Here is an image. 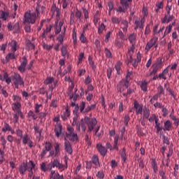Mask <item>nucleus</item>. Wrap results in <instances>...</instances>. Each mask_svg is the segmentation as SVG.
Wrapping results in <instances>:
<instances>
[{
    "label": "nucleus",
    "instance_id": "nucleus-1",
    "mask_svg": "<svg viewBox=\"0 0 179 179\" xmlns=\"http://www.w3.org/2000/svg\"><path fill=\"white\" fill-rule=\"evenodd\" d=\"M38 15H40V6L38 5L36 8L35 13H29L26 12L24 15L23 24H26V23L29 24H34L36 23V20L37 17H38Z\"/></svg>",
    "mask_w": 179,
    "mask_h": 179
},
{
    "label": "nucleus",
    "instance_id": "nucleus-2",
    "mask_svg": "<svg viewBox=\"0 0 179 179\" xmlns=\"http://www.w3.org/2000/svg\"><path fill=\"white\" fill-rule=\"evenodd\" d=\"M129 41L132 44L131 47L129 49V52L127 54V64L129 65V64H132L133 66H135V63H134V51L135 50V45L134 43H135V35L131 34L129 36Z\"/></svg>",
    "mask_w": 179,
    "mask_h": 179
},
{
    "label": "nucleus",
    "instance_id": "nucleus-3",
    "mask_svg": "<svg viewBox=\"0 0 179 179\" xmlns=\"http://www.w3.org/2000/svg\"><path fill=\"white\" fill-rule=\"evenodd\" d=\"M13 100L14 103L11 104V108L14 113L22 111V97L17 95L13 96Z\"/></svg>",
    "mask_w": 179,
    "mask_h": 179
},
{
    "label": "nucleus",
    "instance_id": "nucleus-4",
    "mask_svg": "<svg viewBox=\"0 0 179 179\" xmlns=\"http://www.w3.org/2000/svg\"><path fill=\"white\" fill-rule=\"evenodd\" d=\"M131 2L132 0H120L121 6L116 9L117 12H119L120 13H125L127 10H128Z\"/></svg>",
    "mask_w": 179,
    "mask_h": 179
},
{
    "label": "nucleus",
    "instance_id": "nucleus-5",
    "mask_svg": "<svg viewBox=\"0 0 179 179\" xmlns=\"http://www.w3.org/2000/svg\"><path fill=\"white\" fill-rule=\"evenodd\" d=\"M12 80L15 89H19V86H24V81H23V78H22L20 74L17 73H14Z\"/></svg>",
    "mask_w": 179,
    "mask_h": 179
},
{
    "label": "nucleus",
    "instance_id": "nucleus-6",
    "mask_svg": "<svg viewBox=\"0 0 179 179\" xmlns=\"http://www.w3.org/2000/svg\"><path fill=\"white\" fill-rule=\"evenodd\" d=\"M84 121L85 124H87L88 127V131L90 132H92V130L94 129V127H96V125L97 124V120L94 117L90 118L87 116H85L84 118Z\"/></svg>",
    "mask_w": 179,
    "mask_h": 179
},
{
    "label": "nucleus",
    "instance_id": "nucleus-7",
    "mask_svg": "<svg viewBox=\"0 0 179 179\" xmlns=\"http://www.w3.org/2000/svg\"><path fill=\"white\" fill-rule=\"evenodd\" d=\"M159 41V38L157 36L152 37L146 44L145 50L146 51H150L151 48L152 47H155V48H157L159 44L157 43V41Z\"/></svg>",
    "mask_w": 179,
    "mask_h": 179
},
{
    "label": "nucleus",
    "instance_id": "nucleus-8",
    "mask_svg": "<svg viewBox=\"0 0 179 179\" xmlns=\"http://www.w3.org/2000/svg\"><path fill=\"white\" fill-rule=\"evenodd\" d=\"M75 17H76L77 20H82V11L77 9L75 13H71L69 21V24L71 26H72V24L75 23Z\"/></svg>",
    "mask_w": 179,
    "mask_h": 179
},
{
    "label": "nucleus",
    "instance_id": "nucleus-9",
    "mask_svg": "<svg viewBox=\"0 0 179 179\" xmlns=\"http://www.w3.org/2000/svg\"><path fill=\"white\" fill-rule=\"evenodd\" d=\"M26 66H27V58L26 56H24L20 60V65L18 66V71H20L21 73H24Z\"/></svg>",
    "mask_w": 179,
    "mask_h": 179
},
{
    "label": "nucleus",
    "instance_id": "nucleus-10",
    "mask_svg": "<svg viewBox=\"0 0 179 179\" xmlns=\"http://www.w3.org/2000/svg\"><path fill=\"white\" fill-rule=\"evenodd\" d=\"M1 131L3 134H6V132H8V134H11L12 135L15 134V129H13L6 122H4Z\"/></svg>",
    "mask_w": 179,
    "mask_h": 179
},
{
    "label": "nucleus",
    "instance_id": "nucleus-11",
    "mask_svg": "<svg viewBox=\"0 0 179 179\" xmlns=\"http://www.w3.org/2000/svg\"><path fill=\"white\" fill-rule=\"evenodd\" d=\"M159 69H162V61L157 62L156 63H155L152 65V71L150 73L149 76H150L152 75H156V73H157V71H159Z\"/></svg>",
    "mask_w": 179,
    "mask_h": 179
},
{
    "label": "nucleus",
    "instance_id": "nucleus-12",
    "mask_svg": "<svg viewBox=\"0 0 179 179\" xmlns=\"http://www.w3.org/2000/svg\"><path fill=\"white\" fill-rule=\"evenodd\" d=\"M0 80L2 82L5 81L7 85H10L12 82V79L9 77L6 71L4 72L3 77L2 76V74H0Z\"/></svg>",
    "mask_w": 179,
    "mask_h": 179
},
{
    "label": "nucleus",
    "instance_id": "nucleus-13",
    "mask_svg": "<svg viewBox=\"0 0 179 179\" xmlns=\"http://www.w3.org/2000/svg\"><path fill=\"white\" fill-rule=\"evenodd\" d=\"M133 73L134 72H132V71H129V70H128L126 76V79L124 80L125 89H128V87H129V80H131V76H132Z\"/></svg>",
    "mask_w": 179,
    "mask_h": 179
},
{
    "label": "nucleus",
    "instance_id": "nucleus-14",
    "mask_svg": "<svg viewBox=\"0 0 179 179\" xmlns=\"http://www.w3.org/2000/svg\"><path fill=\"white\" fill-rule=\"evenodd\" d=\"M55 135H64L62 132V124L61 123H56L55 125Z\"/></svg>",
    "mask_w": 179,
    "mask_h": 179
},
{
    "label": "nucleus",
    "instance_id": "nucleus-15",
    "mask_svg": "<svg viewBox=\"0 0 179 179\" xmlns=\"http://www.w3.org/2000/svg\"><path fill=\"white\" fill-rule=\"evenodd\" d=\"M13 115L14 122L15 124L19 122V116H20V118L22 119L24 118V115H23V112L22 111L16 112L15 113H13Z\"/></svg>",
    "mask_w": 179,
    "mask_h": 179
},
{
    "label": "nucleus",
    "instance_id": "nucleus-16",
    "mask_svg": "<svg viewBox=\"0 0 179 179\" xmlns=\"http://www.w3.org/2000/svg\"><path fill=\"white\" fill-rule=\"evenodd\" d=\"M135 110L137 115L142 114L143 111V105L142 103L135 102Z\"/></svg>",
    "mask_w": 179,
    "mask_h": 179
},
{
    "label": "nucleus",
    "instance_id": "nucleus-17",
    "mask_svg": "<svg viewBox=\"0 0 179 179\" xmlns=\"http://www.w3.org/2000/svg\"><path fill=\"white\" fill-rule=\"evenodd\" d=\"M8 45L10 47L11 52H16L17 51V42L16 41L13 40L9 43Z\"/></svg>",
    "mask_w": 179,
    "mask_h": 179
},
{
    "label": "nucleus",
    "instance_id": "nucleus-18",
    "mask_svg": "<svg viewBox=\"0 0 179 179\" xmlns=\"http://www.w3.org/2000/svg\"><path fill=\"white\" fill-rule=\"evenodd\" d=\"M164 131H171L173 129V123L170 120H166L164 122Z\"/></svg>",
    "mask_w": 179,
    "mask_h": 179
},
{
    "label": "nucleus",
    "instance_id": "nucleus-19",
    "mask_svg": "<svg viewBox=\"0 0 179 179\" xmlns=\"http://www.w3.org/2000/svg\"><path fill=\"white\" fill-rule=\"evenodd\" d=\"M124 87H125V79H122L119 82L117 87V92L122 93V92H124Z\"/></svg>",
    "mask_w": 179,
    "mask_h": 179
},
{
    "label": "nucleus",
    "instance_id": "nucleus-20",
    "mask_svg": "<svg viewBox=\"0 0 179 179\" xmlns=\"http://www.w3.org/2000/svg\"><path fill=\"white\" fill-rule=\"evenodd\" d=\"M97 150H99V153L101 155V156H104L107 153V148L103 147V145L100 144L96 145Z\"/></svg>",
    "mask_w": 179,
    "mask_h": 179
},
{
    "label": "nucleus",
    "instance_id": "nucleus-21",
    "mask_svg": "<svg viewBox=\"0 0 179 179\" xmlns=\"http://www.w3.org/2000/svg\"><path fill=\"white\" fill-rule=\"evenodd\" d=\"M167 75H169V67H166L162 73L159 74V79H164L166 80L167 79Z\"/></svg>",
    "mask_w": 179,
    "mask_h": 179
},
{
    "label": "nucleus",
    "instance_id": "nucleus-22",
    "mask_svg": "<svg viewBox=\"0 0 179 179\" xmlns=\"http://www.w3.org/2000/svg\"><path fill=\"white\" fill-rule=\"evenodd\" d=\"M78 117L79 116L78 115V114L75 115V116L73 118L72 125H73V127H75V125H76V128H77L78 131H80V124L77 123Z\"/></svg>",
    "mask_w": 179,
    "mask_h": 179
},
{
    "label": "nucleus",
    "instance_id": "nucleus-23",
    "mask_svg": "<svg viewBox=\"0 0 179 179\" xmlns=\"http://www.w3.org/2000/svg\"><path fill=\"white\" fill-rule=\"evenodd\" d=\"M174 19V15H169L166 14L165 15L164 19L162 20V23H170L171 20Z\"/></svg>",
    "mask_w": 179,
    "mask_h": 179
},
{
    "label": "nucleus",
    "instance_id": "nucleus-24",
    "mask_svg": "<svg viewBox=\"0 0 179 179\" xmlns=\"http://www.w3.org/2000/svg\"><path fill=\"white\" fill-rule=\"evenodd\" d=\"M164 8V3L163 1H158L155 4V12L156 13H159L160 9H163Z\"/></svg>",
    "mask_w": 179,
    "mask_h": 179
},
{
    "label": "nucleus",
    "instance_id": "nucleus-25",
    "mask_svg": "<svg viewBox=\"0 0 179 179\" xmlns=\"http://www.w3.org/2000/svg\"><path fill=\"white\" fill-rule=\"evenodd\" d=\"M25 48L27 51H30L31 50H34V48H36V45L34 43H31L30 40H27Z\"/></svg>",
    "mask_w": 179,
    "mask_h": 179
},
{
    "label": "nucleus",
    "instance_id": "nucleus-26",
    "mask_svg": "<svg viewBox=\"0 0 179 179\" xmlns=\"http://www.w3.org/2000/svg\"><path fill=\"white\" fill-rule=\"evenodd\" d=\"M143 23H145V17H142L140 21H136V29H143Z\"/></svg>",
    "mask_w": 179,
    "mask_h": 179
},
{
    "label": "nucleus",
    "instance_id": "nucleus-27",
    "mask_svg": "<svg viewBox=\"0 0 179 179\" xmlns=\"http://www.w3.org/2000/svg\"><path fill=\"white\" fill-rule=\"evenodd\" d=\"M27 171V162H23L22 164L19 168V171L20 174H24Z\"/></svg>",
    "mask_w": 179,
    "mask_h": 179
},
{
    "label": "nucleus",
    "instance_id": "nucleus-28",
    "mask_svg": "<svg viewBox=\"0 0 179 179\" xmlns=\"http://www.w3.org/2000/svg\"><path fill=\"white\" fill-rule=\"evenodd\" d=\"M64 25V22L60 21L58 24V21L56 22V27H55V34H59L61 33V27Z\"/></svg>",
    "mask_w": 179,
    "mask_h": 179
},
{
    "label": "nucleus",
    "instance_id": "nucleus-29",
    "mask_svg": "<svg viewBox=\"0 0 179 179\" xmlns=\"http://www.w3.org/2000/svg\"><path fill=\"white\" fill-rule=\"evenodd\" d=\"M70 115L71 113L69 112V109H68V108H66V110L61 115L62 120H63V121H66V120H68Z\"/></svg>",
    "mask_w": 179,
    "mask_h": 179
},
{
    "label": "nucleus",
    "instance_id": "nucleus-30",
    "mask_svg": "<svg viewBox=\"0 0 179 179\" xmlns=\"http://www.w3.org/2000/svg\"><path fill=\"white\" fill-rule=\"evenodd\" d=\"M155 129L157 130V134H159L162 129H163V127H162V124H160V122L159 121V119H155Z\"/></svg>",
    "mask_w": 179,
    "mask_h": 179
},
{
    "label": "nucleus",
    "instance_id": "nucleus-31",
    "mask_svg": "<svg viewBox=\"0 0 179 179\" xmlns=\"http://www.w3.org/2000/svg\"><path fill=\"white\" fill-rule=\"evenodd\" d=\"M169 117H170L171 120H172V121H173V124H174L175 127H178V125H179V119L177 118L174 115L173 112L170 114Z\"/></svg>",
    "mask_w": 179,
    "mask_h": 179
},
{
    "label": "nucleus",
    "instance_id": "nucleus-32",
    "mask_svg": "<svg viewBox=\"0 0 179 179\" xmlns=\"http://www.w3.org/2000/svg\"><path fill=\"white\" fill-rule=\"evenodd\" d=\"M52 163L53 164V167H57L59 169H64V165L59 163L58 159H55Z\"/></svg>",
    "mask_w": 179,
    "mask_h": 179
},
{
    "label": "nucleus",
    "instance_id": "nucleus-33",
    "mask_svg": "<svg viewBox=\"0 0 179 179\" xmlns=\"http://www.w3.org/2000/svg\"><path fill=\"white\" fill-rule=\"evenodd\" d=\"M65 149L67 153L71 155L72 153V146H71V143L69 141H66L64 143Z\"/></svg>",
    "mask_w": 179,
    "mask_h": 179
},
{
    "label": "nucleus",
    "instance_id": "nucleus-34",
    "mask_svg": "<svg viewBox=\"0 0 179 179\" xmlns=\"http://www.w3.org/2000/svg\"><path fill=\"white\" fill-rule=\"evenodd\" d=\"M15 58L16 56H15V52H10L6 56V62H9L10 59H15Z\"/></svg>",
    "mask_w": 179,
    "mask_h": 179
},
{
    "label": "nucleus",
    "instance_id": "nucleus-35",
    "mask_svg": "<svg viewBox=\"0 0 179 179\" xmlns=\"http://www.w3.org/2000/svg\"><path fill=\"white\" fill-rule=\"evenodd\" d=\"M64 139H69L71 142H75V141L78 140V135H66Z\"/></svg>",
    "mask_w": 179,
    "mask_h": 179
},
{
    "label": "nucleus",
    "instance_id": "nucleus-36",
    "mask_svg": "<svg viewBox=\"0 0 179 179\" xmlns=\"http://www.w3.org/2000/svg\"><path fill=\"white\" fill-rule=\"evenodd\" d=\"M8 16H9V13L8 12H5L3 10L0 12V19H2V20H6L8 19Z\"/></svg>",
    "mask_w": 179,
    "mask_h": 179
},
{
    "label": "nucleus",
    "instance_id": "nucleus-37",
    "mask_svg": "<svg viewBox=\"0 0 179 179\" xmlns=\"http://www.w3.org/2000/svg\"><path fill=\"white\" fill-rule=\"evenodd\" d=\"M140 87L143 92H148V82L146 80L141 82Z\"/></svg>",
    "mask_w": 179,
    "mask_h": 179
},
{
    "label": "nucleus",
    "instance_id": "nucleus-38",
    "mask_svg": "<svg viewBox=\"0 0 179 179\" xmlns=\"http://www.w3.org/2000/svg\"><path fill=\"white\" fill-rule=\"evenodd\" d=\"M13 30H14V33H20V24L19 22L15 23Z\"/></svg>",
    "mask_w": 179,
    "mask_h": 179
},
{
    "label": "nucleus",
    "instance_id": "nucleus-39",
    "mask_svg": "<svg viewBox=\"0 0 179 179\" xmlns=\"http://www.w3.org/2000/svg\"><path fill=\"white\" fill-rule=\"evenodd\" d=\"M53 47H54V44L48 45L45 43H43V48L44 50H46L47 51H51V50H52Z\"/></svg>",
    "mask_w": 179,
    "mask_h": 179
},
{
    "label": "nucleus",
    "instance_id": "nucleus-40",
    "mask_svg": "<svg viewBox=\"0 0 179 179\" xmlns=\"http://www.w3.org/2000/svg\"><path fill=\"white\" fill-rule=\"evenodd\" d=\"M122 66V62H120V61H118V62L116 63L115 66V69H116V71H117V75H120V71H121V66Z\"/></svg>",
    "mask_w": 179,
    "mask_h": 179
},
{
    "label": "nucleus",
    "instance_id": "nucleus-41",
    "mask_svg": "<svg viewBox=\"0 0 179 179\" xmlns=\"http://www.w3.org/2000/svg\"><path fill=\"white\" fill-rule=\"evenodd\" d=\"M54 77H48L43 82L44 85H51L54 82Z\"/></svg>",
    "mask_w": 179,
    "mask_h": 179
},
{
    "label": "nucleus",
    "instance_id": "nucleus-42",
    "mask_svg": "<svg viewBox=\"0 0 179 179\" xmlns=\"http://www.w3.org/2000/svg\"><path fill=\"white\" fill-rule=\"evenodd\" d=\"M152 167L154 170V173H157V171H159V169L157 168V162L155 159L152 161Z\"/></svg>",
    "mask_w": 179,
    "mask_h": 179
},
{
    "label": "nucleus",
    "instance_id": "nucleus-43",
    "mask_svg": "<svg viewBox=\"0 0 179 179\" xmlns=\"http://www.w3.org/2000/svg\"><path fill=\"white\" fill-rule=\"evenodd\" d=\"M150 115V110L148 108L143 109V117L144 118H149Z\"/></svg>",
    "mask_w": 179,
    "mask_h": 179
},
{
    "label": "nucleus",
    "instance_id": "nucleus-44",
    "mask_svg": "<svg viewBox=\"0 0 179 179\" xmlns=\"http://www.w3.org/2000/svg\"><path fill=\"white\" fill-rule=\"evenodd\" d=\"M27 115H28V117H31V118L34 119V120H37V118H38V116H37L33 110H29L27 113Z\"/></svg>",
    "mask_w": 179,
    "mask_h": 179
},
{
    "label": "nucleus",
    "instance_id": "nucleus-45",
    "mask_svg": "<svg viewBox=\"0 0 179 179\" xmlns=\"http://www.w3.org/2000/svg\"><path fill=\"white\" fill-rule=\"evenodd\" d=\"M80 40L81 41V43H83V44H86V43H87V38H86V36H85V33L83 32L80 36Z\"/></svg>",
    "mask_w": 179,
    "mask_h": 179
},
{
    "label": "nucleus",
    "instance_id": "nucleus-46",
    "mask_svg": "<svg viewBox=\"0 0 179 179\" xmlns=\"http://www.w3.org/2000/svg\"><path fill=\"white\" fill-rule=\"evenodd\" d=\"M127 152V150H125V148H123L122 152L120 153V156L124 162H125L127 161V152Z\"/></svg>",
    "mask_w": 179,
    "mask_h": 179
},
{
    "label": "nucleus",
    "instance_id": "nucleus-47",
    "mask_svg": "<svg viewBox=\"0 0 179 179\" xmlns=\"http://www.w3.org/2000/svg\"><path fill=\"white\" fill-rule=\"evenodd\" d=\"M94 108H96V103L91 104L85 109V112L89 113V111H92V110H94Z\"/></svg>",
    "mask_w": 179,
    "mask_h": 179
},
{
    "label": "nucleus",
    "instance_id": "nucleus-48",
    "mask_svg": "<svg viewBox=\"0 0 179 179\" xmlns=\"http://www.w3.org/2000/svg\"><path fill=\"white\" fill-rule=\"evenodd\" d=\"M114 149L118 150V136H115V137L114 145L113 148H112V150H114Z\"/></svg>",
    "mask_w": 179,
    "mask_h": 179
},
{
    "label": "nucleus",
    "instance_id": "nucleus-49",
    "mask_svg": "<svg viewBox=\"0 0 179 179\" xmlns=\"http://www.w3.org/2000/svg\"><path fill=\"white\" fill-rule=\"evenodd\" d=\"M41 107H43V104H40L38 103L35 104L34 110H35L36 114H38V113H40V108H41Z\"/></svg>",
    "mask_w": 179,
    "mask_h": 179
},
{
    "label": "nucleus",
    "instance_id": "nucleus-50",
    "mask_svg": "<svg viewBox=\"0 0 179 179\" xmlns=\"http://www.w3.org/2000/svg\"><path fill=\"white\" fill-rule=\"evenodd\" d=\"M172 29L173 28H171V25H169L168 27H166L163 37H166L167 34H170V33H171Z\"/></svg>",
    "mask_w": 179,
    "mask_h": 179
},
{
    "label": "nucleus",
    "instance_id": "nucleus-51",
    "mask_svg": "<svg viewBox=\"0 0 179 179\" xmlns=\"http://www.w3.org/2000/svg\"><path fill=\"white\" fill-rule=\"evenodd\" d=\"M69 99L73 100V101H76V100H78V99H79V94H77L76 92H74V94H71L69 96Z\"/></svg>",
    "mask_w": 179,
    "mask_h": 179
},
{
    "label": "nucleus",
    "instance_id": "nucleus-52",
    "mask_svg": "<svg viewBox=\"0 0 179 179\" xmlns=\"http://www.w3.org/2000/svg\"><path fill=\"white\" fill-rule=\"evenodd\" d=\"M24 29L26 33H31V26L30 24H25Z\"/></svg>",
    "mask_w": 179,
    "mask_h": 179
},
{
    "label": "nucleus",
    "instance_id": "nucleus-53",
    "mask_svg": "<svg viewBox=\"0 0 179 179\" xmlns=\"http://www.w3.org/2000/svg\"><path fill=\"white\" fill-rule=\"evenodd\" d=\"M62 55V57H66L68 54V50L66 49V46H62L61 48Z\"/></svg>",
    "mask_w": 179,
    "mask_h": 179
},
{
    "label": "nucleus",
    "instance_id": "nucleus-54",
    "mask_svg": "<svg viewBox=\"0 0 179 179\" xmlns=\"http://www.w3.org/2000/svg\"><path fill=\"white\" fill-rule=\"evenodd\" d=\"M160 97L162 94H164V89L163 88V86L159 85L158 87V93L157 94Z\"/></svg>",
    "mask_w": 179,
    "mask_h": 179
},
{
    "label": "nucleus",
    "instance_id": "nucleus-55",
    "mask_svg": "<svg viewBox=\"0 0 179 179\" xmlns=\"http://www.w3.org/2000/svg\"><path fill=\"white\" fill-rule=\"evenodd\" d=\"M88 62L92 69L94 71V69H96V65H94V62H93V59L90 57H88Z\"/></svg>",
    "mask_w": 179,
    "mask_h": 179
},
{
    "label": "nucleus",
    "instance_id": "nucleus-56",
    "mask_svg": "<svg viewBox=\"0 0 179 179\" xmlns=\"http://www.w3.org/2000/svg\"><path fill=\"white\" fill-rule=\"evenodd\" d=\"M159 174L162 179H167V176H166V171L161 169L159 172Z\"/></svg>",
    "mask_w": 179,
    "mask_h": 179
},
{
    "label": "nucleus",
    "instance_id": "nucleus-57",
    "mask_svg": "<svg viewBox=\"0 0 179 179\" xmlns=\"http://www.w3.org/2000/svg\"><path fill=\"white\" fill-rule=\"evenodd\" d=\"M86 103H85V101L81 102V103L80 104V113H82L83 114H85V107Z\"/></svg>",
    "mask_w": 179,
    "mask_h": 179
},
{
    "label": "nucleus",
    "instance_id": "nucleus-58",
    "mask_svg": "<svg viewBox=\"0 0 179 179\" xmlns=\"http://www.w3.org/2000/svg\"><path fill=\"white\" fill-rule=\"evenodd\" d=\"M92 160L93 164H95V166H98V164H99V157L96 155H94L92 157Z\"/></svg>",
    "mask_w": 179,
    "mask_h": 179
},
{
    "label": "nucleus",
    "instance_id": "nucleus-59",
    "mask_svg": "<svg viewBox=\"0 0 179 179\" xmlns=\"http://www.w3.org/2000/svg\"><path fill=\"white\" fill-rule=\"evenodd\" d=\"M64 37H65L64 34H59L57 37V41H59V43H60V44H62V43H64Z\"/></svg>",
    "mask_w": 179,
    "mask_h": 179
},
{
    "label": "nucleus",
    "instance_id": "nucleus-60",
    "mask_svg": "<svg viewBox=\"0 0 179 179\" xmlns=\"http://www.w3.org/2000/svg\"><path fill=\"white\" fill-rule=\"evenodd\" d=\"M106 29V25L104 24H101L100 27L98 28V33L99 34H101L103 33V31Z\"/></svg>",
    "mask_w": 179,
    "mask_h": 179
},
{
    "label": "nucleus",
    "instance_id": "nucleus-61",
    "mask_svg": "<svg viewBox=\"0 0 179 179\" xmlns=\"http://www.w3.org/2000/svg\"><path fill=\"white\" fill-rule=\"evenodd\" d=\"M159 97H160L159 96V94H155V96H152V98L150 99V102L151 104H153V103H155V101H157V100L159 99Z\"/></svg>",
    "mask_w": 179,
    "mask_h": 179
},
{
    "label": "nucleus",
    "instance_id": "nucleus-62",
    "mask_svg": "<svg viewBox=\"0 0 179 179\" xmlns=\"http://www.w3.org/2000/svg\"><path fill=\"white\" fill-rule=\"evenodd\" d=\"M105 54L107 58H113V55L111 54V51H110V50H108V48H105Z\"/></svg>",
    "mask_w": 179,
    "mask_h": 179
},
{
    "label": "nucleus",
    "instance_id": "nucleus-63",
    "mask_svg": "<svg viewBox=\"0 0 179 179\" xmlns=\"http://www.w3.org/2000/svg\"><path fill=\"white\" fill-rule=\"evenodd\" d=\"M51 148H52V145H51V143H45V149L47 150V152H50L51 150Z\"/></svg>",
    "mask_w": 179,
    "mask_h": 179
},
{
    "label": "nucleus",
    "instance_id": "nucleus-64",
    "mask_svg": "<svg viewBox=\"0 0 179 179\" xmlns=\"http://www.w3.org/2000/svg\"><path fill=\"white\" fill-rule=\"evenodd\" d=\"M67 131L69 135H75V134L73 133L74 129L73 127H72V126H68Z\"/></svg>",
    "mask_w": 179,
    "mask_h": 179
}]
</instances>
